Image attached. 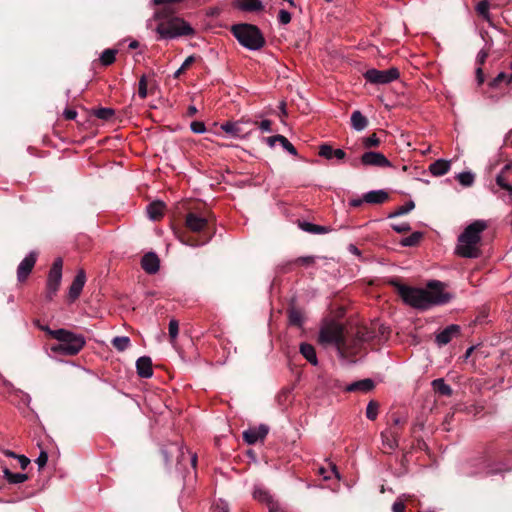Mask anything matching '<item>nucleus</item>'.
Here are the masks:
<instances>
[{
  "mask_svg": "<svg viewBox=\"0 0 512 512\" xmlns=\"http://www.w3.org/2000/svg\"><path fill=\"white\" fill-rule=\"evenodd\" d=\"M397 293L407 305L421 310L432 306L443 305L452 299V295L445 291L443 283L431 281L426 289L414 288L393 282Z\"/></svg>",
  "mask_w": 512,
  "mask_h": 512,
  "instance_id": "1",
  "label": "nucleus"
},
{
  "mask_svg": "<svg viewBox=\"0 0 512 512\" xmlns=\"http://www.w3.org/2000/svg\"><path fill=\"white\" fill-rule=\"evenodd\" d=\"M487 222L475 220L458 236L456 254L464 258H478L481 255L482 233L487 229Z\"/></svg>",
  "mask_w": 512,
  "mask_h": 512,
  "instance_id": "2",
  "label": "nucleus"
},
{
  "mask_svg": "<svg viewBox=\"0 0 512 512\" xmlns=\"http://www.w3.org/2000/svg\"><path fill=\"white\" fill-rule=\"evenodd\" d=\"M318 342L325 347H335L342 358L349 357V332L336 321H327L321 326Z\"/></svg>",
  "mask_w": 512,
  "mask_h": 512,
  "instance_id": "3",
  "label": "nucleus"
},
{
  "mask_svg": "<svg viewBox=\"0 0 512 512\" xmlns=\"http://www.w3.org/2000/svg\"><path fill=\"white\" fill-rule=\"evenodd\" d=\"M51 337L59 343L50 347V350L58 355H77L85 346L86 340L83 335L76 334L67 329H57L51 333Z\"/></svg>",
  "mask_w": 512,
  "mask_h": 512,
  "instance_id": "4",
  "label": "nucleus"
},
{
  "mask_svg": "<svg viewBox=\"0 0 512 512\" xmlns=\"http://www.w3.org/2000/svg\"><path fill=\"white\" fill-rule=\"evenodd\" d=\"M232 33L239 43L249 50H258L264 46L265 40L260 30L254 25H235L232 27Z\"/></svg>",
  "mask_w": 512,
  "mask_h": 512,
  "instance_id": "5",
  "label": "nucleus"
},
{
  "mask_svg": "<svg viewBox=\"0 0 512 512\" xmlns=\"http://www.w3.org/2000/svg\"><path fill=\"white\" fill-rule=\"evenodd\" d=\"M157 33L164 39H172L179 36H190L195 33L191 25L182 18L174 17L167 22L160 23L156 28Z\"/></svg>",
  "mask_w": 512,
  "mask_h": 512,
  "instance_id": "6",
  "label": "nucleus"
},
{
  "mask_svg": "<svg viewBox=\"0 0 512 512\" xmlns=\"http://www.w3.org/2000/svg\"><path fill=\"white\" fill-rule=\"evenodd\" d=\"M257 125V121H253L247 117H242L237 121H227L222 123L220 128L234 138H246L252 133Z\"/></svg>",
  "mask_w": 512,
  "mask_h": 512,
  "instance_id": "7",
  "label": "nucleus"
},
{
  "mask_svg": "<svg viewBox=\"0 0 512 512\" xmlns=\"http://www.w3.org/2000/svg\"><path fill=\"white\" fill-rule=\"evenodd\" d=\"M377 336L375 326H358L355 331L349 333V357L356 355L364 343L374 340Z\"/></svg>",
  "mask_w": 512,
  "mask_h": 512,
  "instance_id": "8",
  "label": "nucleus"
},
{
  "mask_svg": "<svg viewBox=\"0 0 512 512\" xmlns=\"http://www.w3.org/2000/svg\"><path fill=\"white\" fill-rule=\"evenodd\" d=\"M211 220L208 214L189 212L185 217V226L193 233L209 234Z\"/></svg>",
  "mask_w": 512,
  "mask_h": 512,
  "instance_id": "9",
  "label": "nucleus"
},
{
  "mask_svg": "<svg viewBox=\"0 0 512 512\" xmlns=\"http://www.w3.org/2000/svg\"><path fill=\"white\" fill-rule=\"evenodd\" d=\"M367 82L376 85H385L397 80L400 76L399 70L395 67L387 70H378L375 68L367 70L363 74Z\"/></svg>",
  "mask_w": 512,
  "mask_h": 512,
  "instance_id": "10",
  "label": "nucleus"
},
{
  "mask_svg": "<svg viewBox=\"0 0 512 512\" xmlns=\"http://www.w3.org/2000/svg\"><path fill=\"white\" fill-rule=\"evenodd\" d=\"M63 261L61 258L55 259L49 271L47 278V298L51 300L59 289L62 279Z\"/></svg>",
  "mask_w": 512,
  "mask_h": 512,
  "instance_id": "11",
  "label": "nucleus"
},
{
  "mask_svg": "<svg viewBox=\"0 0 512 512\" xmlns=\"http://www.w3.org/2000/svg\"><path fill=\"white\" fill-rule=\"evenodd\" d=\"M361 162L365 166L391 167V162L380 152H365L361 156Z\"/></svg>",
  "mask_w": 512,
  "mask_h": 512,
  "instance_id": "12",
  "label": "nucleus"
},
{
  "mask_svg": "<svg viewBox=\"0 0 512 512\" xmlns=\"http://www.w3.org/2000/svg\"><path fill=\"white\" fill-rule=\"evenodd\" d=\"M37 260V254L35 252H30L18 265L17 268V278L18 281L23 282L27 279L29 274L31 273L35 263Z\"/></svg>",
  "mask_w": 512,
  "mask_h": 512,
  "instance_id": "13",
  "label": "nucleus"
},
{
  "mask_svg": "<svg viewBox=\"0 0 512 512\" xmlns=\"http://www.w3.org/2000/svg\"><path fill=\"white\" fill-rule=\"evenodd\" d=\"M400 437V428L389 426L381 433L383 446L389 450H395L398 447Z\"/></svg>",
  "mask_w": 512,
  "mask_h": 512,
  "instance_id": "14",
  "label": "nucleus"
},
{
  "mask_svg": "<svg viewBox=\"0 0 512 512\" xmlns=\"http://www.w3.org/2000/svg\"><path fill=\"white\" fill-rule=\"evenodd\" d=\"M269 431L268 426L261 424L258 427H252L243 432V438L249 445L264 440Z\"/></svg>",
  "mask_w": 512,
  "mask_h": 512,
  "instance_id": "15",
  "label": "nucleus"
},
{
  "mask_svg": "<svg viewBox=\"0 0 512 512\" xmlns=\"http://www.w3.org/2000/svg\"><path fill=\"white\" fill-rule=\"evenodd\" d=\"M460 335V326L451 324L436 335V343L439 346L447 345L453 338Z\"/></svg>",
  "mask_w": 512,
  "mask_h": 512,
  "instance_id": "16",
  "label": "nucleus"
},
{
  "mask_svg": "<svg viewBox=\"0 0 512 512\" xmlns=\"http://www.w3.org/2000/svg\"><path fill=\"white\" fill-rule=\"evenodd\" d=\"M85 282H86L85 272L83 269H80L77 272V274L69 288L68 296L71 301H75L80 296L82 289L85 285Z\"/></svg>",
  "mask_w": 512,
  "mask_h": 512,
  "instance_id": "17",
  "label": "nucleus"
},
{
  "mask_svg": "<svg viewBox=\"0 0 512 512\" xmlns=\"http://www.w3.org/2000/svg\"><path fill=\"white\" fill-rule=\"evenodd\" d=\"M159 258L155 253H147L141 260L143 270L149 274H154L159 270Z\"/></svg>",
  "mask_w": 512,
  "mask_h": 512,
  "instance_id": "18",
  "label": "nucleus"
},
{
  "mask_svg": "<svg viewBox=\"0 0 512 512\" xmlns=\"http://www.w3.org/2000/svg\"><path fill=\"white\" fill-rule=\"evenodd\" d=\"M136 370L141 378H150L153 375L151 358L147 356L140 357L136 361Z\"/></svg>",
  "mask_w": 512,
  "mask_h": 512,
  "instance_id": "19",
  "label": "nucleus"
},
{
  "mask_svg": "<svg viewBox=\"0 0 512 512\" xmlns=\"http://www.w3.org/2000/svg\"><path fill=\"white\" fill-rule=\"evenodd\" d=\"M389 198V194L384 190L369 191L363 196V200L368 204H382Z\"/></svg>",
  "mask_w": 512,
  "mask_h": 512,
  "instance_id": "20",
  "label": "nucleus"
},
{
  "mask_svg": "<svg viewBox=\"0 0 512 512\" xmlns=\"http://www.w3.org/2000/svg\"><path fill=\"white\" fill-rule=\"evenodd\" d=\"M319 155L328 160L332 158L343 160L346 156V153L342 149H333L332 146L323 144L319 147Z\"/></svg>",
  "mask_w": 512,
  "mask_h": 512,
  "instance_id": "21",
  "label": "nucleus"
},
{
  "mask_svg": "<svg viewBox=\"0 0 512 512\" xmlns=\"http://www.w3.org/2000/svg\"><path fill=\"white\" fill-rule=\"evenodd\" d=\"M450 170V161L439 159L430 164L429 171L434 176H443Z\"/></svg>",
  "mask_w": 512,
  "mask_h": 512,
  "instance_id": "22",
  "label": "nucleus"
},
{
  "mask_svg": "<svg viewBox=\"0 0 512 512\" xmlns=\"http://www.w3.org/2000/svg\"><path fill=\"white\" fill-rule=\"evenodd\" d=\"M374 388V382L371 379H363L349 384L345 390L347 392H368Z\"/></svg>",
  "mask_w": 512,
  "mask_h": 512,
  "instance_id": "23",
  "label": "nucleus"
},
{
  "mask_svg": "<svg viewBox=\"0 0 512 512\" xmlns=\"http://www.w3.org/2000/svg\"><path fill=\"white\" fill-rule=\"evenodd\" d=\"M237 8L242 11L255 12L263 9L261 0H237Z\"/></svg>",
  "mask_w": 512,
  "mask_h": 512,
  "instance_id": "24",
  "label": "nucleus"
},
{
  "mask_svg": "<svg viewBox=\"0 0 512 512\" xmlns=\"http://www.w3.org/2000/svg\"><path fill=\"white\" fill-rule=\"evenodd\" d=\"M298 226L305 232L311 234H325L331 231L327 226L316 225L307 221H300Z\"/></svg>",
  "mask_w": 512,
  "mask_h": 512,
  "instance_id": "25",
  "label": "nucleus"
},
{
  "mask_svg": "<svg viewBox=\"0 0 512 512\" xmlns=\"http://www.w3.org/2000/svg\"><path fill=\"white\" fill-rule=\"evenodd\" d=\"M165 205L161 201H155L147 206V213L151 220H158L163 216Z\"/></svg>",
  "mask_w": 512,
  "mask_h": 512,
  "instance_id": "26",
  "label": "nucleus"
},
{
  "mask_svg": "<svg viewBox=\"0 0 512 512\" xmlns=\"http://www.w3.org/2000/svg\"><path fill=\"white\" fill-rule=\"evenodd\" d=\"M300 353L312 365L316 366L318 364L315 348L311 344L302 343L300 345Z\"/></svg>",
  "mask_w": 512,
  "mask_h": 512,
  "instance_id": "27",
  "label": "nucleus"
},
{
  "mask_svg": "<svg viewBox=\"0 0 512 512\" xmlns=\"http://www.w3.org/2000/svg\"><path fill=\"white\" fill-rule=\"evenodd\" d=\"M351 125L356 131H362L368 126V119L359 110H355L351 115Z\"/></svg>",
  "mask_w": 512,
  "mask_h": 512,
  "instance_id": "28",
  "label": "nucleus"
},
{
  "mask_svg": "<svg viewBox=\"0 0 512 512\" xmlns=\"http://www.w3.org/2000/svg\"><path fill=\"white\" fill-rule=\"evenodd\" d=\"M431 385L433 390L441 396L449 397L452 395V388L442 378L433 380Z\"/></svg>",
  "mask_w": 512,
  "mask_h": 512,
  "instance_id": "29",
  "label": "nucleus"
},
{
  "mask_svg": "<svg viewBox=\"0 0 512 512\" xmlns=\"http://www.w3.org/2000/svg\"><path fill=\"white\" fill-rule=\"evenodd\" d=\"M5 479L11 484L23 483L28 479V475L24 473H13L8 468L3 470Z\"/></svg>",
  "mask_w": 512,
  "mask_h": 512,
  "instance_id": "30",
  "label": "nucleus"
},
{
  "mask_svg": "<svg viewBox=\"0 0 512 512\" xmlns=\"http://www.w3.org/2000/svg\"><path fill=\"white\" fill-rule=\"evenodd\" d=\"M111 343L117 351L123 352L130 346V339L127 336H117L112 339Z\"/></svg>",
  "mask_w": 512,
  "mask_h": 512,
  "instance_id": "31",
  "label": "nucleus"
},
{
  "mask_svg": "<svg viewBox=\"0 0 512 512\" xmlns=\"http://www.w3.org/2000/svg\"><path fill=\"white\" fill-rule=\"evenodd\" d=\"M304 322L303 314L298 309L289 310V323L293 326L301 327Z\"/></svg>",
  "mask_w": 512,
  "mask_h": 512,
  "instance_id": "32",
  "label": "nucleus"
},
{
  "mask_svg": "<svg viewBox=\"0 0 512 512\" xmlns=\"http://www.w3.org/2000/svg\"><path fill=\"white\" fill-rule=\"evenodd\" d=\"M117 51L114 49H106L100 56V62L103 66L111 65L116 59Z\"/></svg>",
  "mask_w": 512,
  "mask_h": 512,
  "instance_id": "33",
  "label": "nucleus"
},
{
  "mask_svg": "<svg viewBox=\"0 0 512 512\" xmlns=\"http://www.w3.org/2000/svg\"><path fill=\"white\" fill-rule=\"evenodd\" d=\"M422 238V233L420 232H414L411 235L403 238L400 242V244L404 247H412L419 243V241Z\"/></svg>",
  "mask_w": 512,
  "mask_h": 512,
  "instance_id": "34",
  "label": "nucleus"
},
{
  "mask_svg": "<svg viewBox=\"0 0 512 512\" xmlns=\"http://www.w3.org/2000/svg\"><path fill=\"white\" fill-rule=\"evenodd\" d=\"M93 115L101 120L108 121L115 115V111L112 108H98L93 111Z\"/></svg>",
  "mask_w": 512,
  "mask_h": 512,
  "instance_id": "35",
  "label": "nucleus"
},
{
  "mask_svg": "<svg viewBox=\"0 0 512 512\" xmlns=\"http://www.w3.org/2000/svg\"><path fill=\"white\" fill-rule=\"evenodd\" d=\"M253 496L258 501L265 502L268 506L271 502H276L267 491L261 488L255 489Z\"/></svg>",
  "mask_w": 512,
  "mask_h": 512,
  "instance_id": "36",
  "label": "nucleus"
},
{
  "mask_svg": "<svg viewBox=\"0 0 512 512\" xmlns=\"http://www.w3.org/2000/svg\"><path fill=\"white\" fill-rule=\"evenodd\" d=\"M330 471H328L324 467H320L318 473L323 477L324 480H328L331 478V474H333L337 479H340V474L337 470V467L333 463H329Z\"/></svg>",
  "mask_w": 512,
  "mask_h": 512,
  "instance_id": "37",
  "label": "nucleus"
},
{
  "mask_svg": "<svg viewBox=\"0 0 512 512\" xmlns=\"http://www.w3.org/2000/svg\"><path fill=\"white\" fill-rule=\"evenodd\" d=\"M456 178L461 185L469 187L474 183L475 176L471 172H461Z\"/></svg>",
  "mask_w": 512,
  "mask_h": 512,
  "instance_id": "38",
  "label": "nucleus"
},
{
  "mask_svg": "<svg viewBox=\"0 0 512 512\" xmlns=\"http://www.w3.org/2000/svg\"><path fill=\"white\" fill-rule=\"evenodd\" d=\"M379 404L378 402L371 400L366 407V417L369 420H375L378 416Z\"/></svg>",
  "mask_w": 512,
  "mask_h": 512,
  "instance_id": "39",
  "label": "nucleus"
},
{
  "mask_svg": "<svg viewBox=\"0 0 512 512\" xmlns=\"http://www.w3.org/2000/svg\"><path fill=\"white\" fill-rule=\"evenodd\" d=\"M414 207H415L414 202L408 201L404 205L399 206L393 213H391L389 215V217H396V216H401V215L407 214L410 211H412L414 209Z\"/></svg>",
  "mask_w": 512,
  "mask_h": 512,
  "instance_id": "40",
  "label": "nucleus"
},
{
  "mask_svg": "<svg viewBox=\"0 0 512 512\" xmlns=\"http://www.w3.org/2000/svg\"><path fill=\"white\" fill-rule=\"evenodd\" d=\"M168 330H169L170 342L174 343L176 338H177V336H178V332H179V323H178V321L175 320V319H171L170 322H169Z\"/></svg>",
  "mask_w": 512,
  "mask_h": 512,
  "instance_id": "41",
  "label": "nucleus"
},
{
  "mask_svg": "<svg viewBox=\"0 0 512 512\" xmlns=\"http://www.w3.org/2000/svg\"><path fill=\"white\" fill-rule=\"evenodd\" d=\"M489 8H490L489 2L487 0H482L478 3L476 10L481 16L488 19L489 18Z\"/></svg>",
  "mask_w": 512,
  "mask_h": 512,
  "instance_id": "42",
  "label": "nucleus"
},
{
  "mask_svg": "<svg viewBox=\"0 0 512 512\" xmlns=\"http://www.w3.org/2000/svg\"><path fill=\"white\" fill-rule=\"evenodd\" d=\"M147 79H146V76L143 75L140 80H139V84H138V96L141 98V99H145L147 97Z\"/></svg>",
  "mask_w": 512,
  "mask_h": 512,
  "instance_id": "43",
  "label": "nucleus"
},
{
  "mask_svg": "<svg viewBox=\"0 0 512 512\" xmlns=\"http://www.w3.org/2000/svg\"><path fill=\"white\" fill-rule=\"evenodd\" d=\"M363 145L365 148L378 147L380 145V139L376 134H372L363 139Z\"/></svg>",
  "mask_w": 512,
  "mask_h": 512,
  "instance_id": "44",
  "label": "nucleus"
},
{
  "mask_svg": "<svg viewBox=\"0 0 512 512\" xmlns=\"http://www.w3.org/2000/svg\"><path fill=\"white\" fill-rule=\"evenodd\" d=\"M279 143L288 153H290L293 156H297L296 148L292 145V143L289 142V140L286 137L282 135Z\"/></svg>",
  "mask_w": 512,
  "mask_h": 512,
  "instance_id": "45",
  "label": "nucleus"
},
{
  "mask_svg": "<svg viewBox=\"0 0 512 512\" xmlns=\"http://www.w3.org/2000/svg\"><path fill=\"white\" fill-rule=\"evenodd\" d=\"M315 258L313 256H303L299 257L294 260L295 264L301 265V266H310L314 264Z\"/></svg>",
  "mask_w": 512,
  "mask_h": 512,
  "instance_id": "46",
  "label": "nucleus"
},
{
  "mask_svg": "<svg viewBox=\"0 0 512 512\" xmlns=\"http://www.w3.org/2000/svg\"><path fill=\"white\" fill-rule=\"evenodd\" d=\"M190 128L194 133H197V134H201L206 131L205 124L201 121L192 122L190 125Z\"/></svg>",
  "mask_w": 512,
  "mask_h": 512,
  "instance_id": "47",
  "label": "nucleus"
},
{
  "mask_svg": "<svg viewBox=\"0 0 512 512\" xmlns=\"http://www.w3.org/2000/svg\"><path fill=\"white\" fill-rule=\"evenodd\" d=\"M278 21L283 25L288 24L291 21V14L287 10H280L278 14Z\"/></svg>",
  "mask_w": 512,
  "mask_h": 512,
  "instance_id": "48",
  "label": "nucleus"
},
{
  "mask_svg": "<svg viewBox=\"0 0 512 512\" xmlns=\"http://www.w3.org/2000/svg\"><path fill=\"white\" fill-rule=\"evenodd\" d=\"M47 461H48L47 452L41 451L35 462L37 463L39 469H42L47 464Z\"/></svg>",
  "mask_w": 512,
  "mask_h": 512,
  "instance_id": "49",
  "label": "nucleus"
},
{
  "mask_svg": "<svg viewBox=\"0 0 512 512\" xmlns=\"http://www.w3.org/2000/svg\"><path fill=\"white\" fill-rule=\"evenodd\" d=\"M392 229L397 233H404L410 231L411 227L408 223L403 222L399 224H392Z\"/></svg>",
  "mask_w": 512,
  "mask_h": 512,
  "instance_id": "50",
  "label": "nucleus"
},
{
  "mask_svg": "<svg viewBox=\"0 0 512 512\" xmlns=\"http://www.w3.org/2000/svg\"><path fill=\"white\" fill-rule=\"evenodd\" d=\"M509 78V75H507L504 72L499 73L493 81L490 83L492 87H496L500 82L505 81L507 83V79Z\"/></svg>",
  "mask_w": 512,
  "mask_h": 512,
  "instance_id": "51",
  "label": "nucleus"
},
{
  "mask_svg": "<svg viewBox=\"0 0 512 512\" xmlns=\"http://www.w3.org/2000/svg\"><path fill=\"white\" fill-rule=\"evenodd\" d=\"M489 53L487 50H480L477 54V58H476V61L477 63L481 66L485 63L487 57H488Z\"/></svg>",
  "mask_w": 512,
  "mask_h": 512,
  "instance_id": "52",
  "label": "nucleus"
},
{
  "mask_svg": "<svg viewBox=\"0 0 512 512\" xmlns=\"http://www.w3.org/2000/svg\"><path fill=\"white\" fill-rule=\"evenodd\" d=\"M372 326H375L376 333L378 332L381 337H386V335L389 333L388 327L384 325L372 324Z\"/></svg>",
  "mask_w": 512,
  "mask_h": 512,
  "instance_id": "53",
  "label": "nucleus"
},
{
  "mask_svg": "<svg viewBox=\"0 0 512 512\" xmlns=\"http://www.w3.org/2000/svg\"><path fill=\"white\" fill-rule=\"evenodd\" d=\"M281 136L282 135H275V136H270V137H267L265 139L266 143L270 146V147H274L275 144L278 142H280L281 140Z\"/></svg>",
  "mask_w": 512,
  "mask_h": 512,
  "instance_id": "54",
  "label": "nucleus"
},
{
  "mask_svg": "<svg viewBox=\"0 0 512 512\" xmlns=\"http://www.w3.org/2000/svg\"><path fill=\"white\" fill-rule=\"evenodd\" d=\"M259 128L263 132H270L271 131V121L270 120H263L259 123Z\"/></svg>",
  "mask_w": 512,
  "mask_h": 512,
  "instance_id": "55",
  "label": "nucleus"
},
{
  "mask_svg": "<svg viewBox=\"0 0 512 512\" xmlns=\"http://www.w3.org/2000/svg\"><path fill=\"white\" fill-rule=\"evenodd\" d=\"M392 511L393 512H404L405 511V504L401 501H396L392 505Z\"/></svg>",
  "mask_w": 512,
  "mask_h": 512,
  "instance_id": "56",
  "label": "nucleus"
},
{
  "mask_svg": "<svg viewBox=\"0 0 512 512\" xmlns=\"http://www.w3.org/2000/svg\"><path fill=\"white\" fill-rule=\"evenodd\" d=\"M496 183L497 185L500 187V188H503L506 183H507V180H506V177H505V174H503V172H500L497 177H496Z\"/></svg>",
  "mask_w": 512,
  "mask_h": 512,
  "instance_id": "57",
  "label": "nucleus"
},
{
  "mask_svg": "<svg viewBox=\"0 0 512 512\" xmlns=\"http://www.w3.org/2000/svg\"><path fill=\"white\" fill-rule=\"evenodd\" d=\"M17 459L22 469H25L30 463V460L24 455H18Z\"/></svg>",
  "mask_w": 512,
  "mask_h": 512,
  "instance_id": "58",
  "label": "nucleus"
},
{
  "mask_svg": "<svg viewBox=\"0 0 512 512\" xmlns=\"http://www.w3.org/2000/svg\"><path fill=\"white\" fill-rule=\"evenodd\" d=\"M195 62V57L193 55L187 57L185 59V61L182 63V69H187L189 68L193 63Z\"/></svg>",
  "mask_w": 512,
  "mask_h": 512,
  "instance_id": "59",
  "label": "nucleus"
},
{
  "mask_svg": "<svg viewBox=\"0 0 512 512\" xmlns=\"http://www.w3.org/2000/svg\"><path fill=\"white\" fill-rule=\"evenodd\" d=\"M64 116L67 120H74L77 116V112L75 110L67 109L64 111Z\"/></svg>",
  "mask_w": 512,
  "mask_h": 512,
  "instance_id": "60",
  "label": "nucleus"
},
{
  "mask_svg": "<svg viewBox=\"0 0 512 512\" xmlns=\"http://www.w3.org/2000/svg\"><path fill=\"white\" fill-rule=\"evenodd\" d=\"M404 423H405L404 419H402L398 416H393V424L391 426L400 428V426L403 425Z\"/></svg>",
  "mask_w": 512,
  "mask_h": 512,
  "instance_id": "61",
  "label": "nucleus"
},
{
  "mask_svg": "<svg viewBox=\"0 0 512 512\" xmlns=\"http://www.w3.org/2000/svg\"><path fill=\"white\" fill-rule=\"evenodd\" d=\"M476 76L479 84H482L484 82V74L481 67H478L476 70Z\"/></svg>",
  "mask_w": 512,
  "mask_h": 512,
  "instance_id": "62",
  "label": "nucleus"
},
{
  "mask_svg": "<svg viewBox=\"0 0 512 512\" xmlns=\"http://www.w3.org/2000/svg\"><path fill=\"white\" fill-rule=\"evenodd\" d=\"M363 202H365V201L363 200V198L352 199V200L350 201V206H352V207H359V206H361V205H362V203H363Z\"/></svg>",
  "mask_w": 512,
  "mask_h": 512,
  "instance_id": "63",
  "label": "nucleus"
},
{
  "mask_svg": "<svg viewBox=\"0 0 512 512\" xmlns=\"http://www.w3.org/2000/svg\"><path fill=\"white\" fill-rule=\"evenodd\" d=\"M269 507V512H277L280 509V505L278 502H271Z\"/></svg>",
  "mask_w": 512,
  "mask_h": 512,
  "instance_id": "64",
  "label": "nucleus"
}]
</instances>
